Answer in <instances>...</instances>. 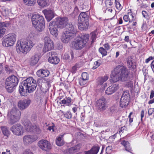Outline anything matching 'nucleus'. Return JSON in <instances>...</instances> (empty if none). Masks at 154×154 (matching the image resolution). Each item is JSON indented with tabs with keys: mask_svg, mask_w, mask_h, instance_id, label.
Masks as SVG:
<instances>
[{
	"mask_svg": "<svg viewBox=\"0 0 154 154\" xmlns=\"http://www.w3.org/2000/svg\"><path fill=\"white\" fill-rule=\"evenodd\" d=\"M18 79L14 75L9 77L6 79L5 82V88L9 92H12L14 87L18 83Z\"/></svg>",
	"mask_w": 154,
	"mask_h": 154,
	"instance_id": "nucleus-7",
	"label": "nucleus"
},
{
	"mask_svg": "<svg viewBox=\"0 0 154 154\" xmlns=\"http://www.w3.org/2000/svg\"><path fill=\"white\" fill-rule=\"evenodd\" d=\"M68 18L66 17L57 18L55 21L56 24L61 29H63L67 25Z\"/></svg>",
	"mask_w": 154,
	"mask_h": 154,
	"instance_id": "nucleus-19",
	"label": "nucleus"
},
{
	"mask_svg": "<svg viewBox=\"0 0 154 154\" xmlns=\"http://www.w3.org/2000/svg\"><path fill=\"white\" fill-rule=\"evenodd\" d=\"M130 97V96L128 92L125 91L123 92L120 101L121 107L123 108L128 105Z\"/></svg>",
	"mask_w": 154,
	"mask_h": 154,
	"instance_id": "nucleus-14",
	"label": "nucleus"
},
{
	"mask_svg": "<svg viewBox=\"0 0 154 154\" xmlns=\"http://www.w3.org/2000/svg\"><path fill=\"white\" fill-rule=\"evenodd\" d=\"M66 31L65 32L74 36L76 35L77 29L76 27L73 26L72 24H69L66 26Z\"/></svg>",
	"mask_w": 154,
	"mask_h": 154,
	"instance_id": "nucleus-21",
	"label": "nucleus"
},
{
	"mask_svg": "<svg viewBox=\"0 0 154 154\" xmlns=\"http://www.w3.org/2000/svg\"><path fill=\"white\" fill-rule=\"evenodd\" d=\"M44 45L43 51L46 53L53 49L54 48V44L52 40L48 36H45L44 38Z\"/></svg>",
	"mask_w": 154,
	"mask_h": 154,
	"instance_id": "nucleus-11",
	"label": "nucleus"
},
{
	"mask_svg": "<svg viewBox=\"0 0 154 154\" xmlns=\"http://www.w3.org/2000/svg\"><path fill=\"white\" fill-rule=\"evenodd\" d=\"M87 81L86 80H84V79H81L79 80V83L81 85H84L87 83Z\"/></svg>",
	"mask_w": 154,
	"mask_h": 154,
	"instance_id": "nucleus-48",
	"label": "nucleus"
},
{
	"mask_svg": "<svg viewBox=\"0 0 154 154\" xmlns=\"http://www.w3.org/2000/svg\"><path fill=\"white\" fill-rule=\"evenodd\" d=\"M142 13L144 17L147 20H149V17L148 15V14L146 11H143L142 12Z\"/></svg>",
	"mask_w": 154,
	"mask_h": 154,
	"instance_id": "nucleus-47",
	"label": "nucleus"
},
{
	"mask_svg": "<svg viewBox=\"0 0 154 154\" xmlns=\"http://www.w3.org/2000/svg\"><path fill=\"white\" fill-rule=\"evenodd\" d=\"M31 40L21 39L17 42L16 49L17 53L20 54H26L29 52L34 46Z\"/></svg>",
	"mask_w": 154,
	"mask_h": 154,
	"instance_id": "nucleus-3",
	"label": "nucleus"
},
{
	"mask_svg": "<svg viewBox=\"0 0 154 154\" xmlns=\"http://www.w3.org/2000/svg\"><path fill=\"white\" fill-rule=\"evenodd\" d=\"M72 100L69 97H66L65 99L61 101L62 103L64 104H66L67 106H69L71 105Z\"/></svg>",
	"mask_w": 154,
	"mask_h": 154,
	"instance_id": "nucleus-36",
	"label": "nucleus"
},
{
	"mask_svg": "<svg viewBox=\"0 0 154 154\" xmlns=\"http://www.w3.org/2000/svg\"><path fill=\"white\" fill-rule=\"evenodd\" d=\"M5 26L4 23H0V37L2 36L6 31Z\"/></svg>",
	"mask_w": 154,
	"mask_h": 154,
	"instance_id": "nucleus-34",
	"label": "nucleus"
},
{
	"mask_svg": "<svg viewBox=\"0 0 154 154\" xmlns=\"http://www.w3.org/2000/svg\"><path fill=\"white\" fill-rule=\"evenodd\" d=\"M81 66L80 63H77L72 67L71 71L73 73H75L78 69Z\"/></svg>",
	"mask_w": 154,
	"mask_h": 154,
	"instance_id": "nucleus-37",
	"label": "nucleus"
},
{
	"mask_svg": "<svg viewBox=\"0 0 154 154\" xmlns=\"http://www.w3.org/2000/svg\"><path fill=\"white\" fill-rule=\"evenodd\" d=\"M153 112L154 110L152 108L149 109L148 111V115H149V116L151 115Z\"/></svg>",
	"mask_w": 154,
	"mask_h": 154,
	"instance_id": "nucleus-58",
	"label": "nucleus"
},
{
	"mask_svg": "<svg viewBox=\"0 0 154 154\" xmlns=\"http://www.w3.org/2000/svg\"><path fill=\"white\" fill-rule=\"evenodd\" d=\"M82 79L84 80H88L89 79V76L88 73L86 72H83L82 75Z\"/></svg>",
	"mask_w": 154,
	"mask_h": 154,
	"instance_id": "nucleus-42",
	"label": "nucleus"
},
{
	"mask_svg": "<svg viewBox=\"0 0 154 154\" xmlns=\"http://www.w3.org/2000/svg\"><path fill=\"white\" fill-rule=\"evenodd\" d=\"M69 54L67 53H66L65 54L63 57V59L67 60L68 59V58H69Z\"/></svg>",
	"mask_w": 154,
	"mask_h": 154,
	"instance_id": "nucleus-59",
	"label": "nucleus"
},
{
	"mask_svg": "<svg viewBox=\"0 0 154 154\" xmlns=\"http://www.w3.org/2000/svg\"><path fill=\"white\" fill-rule=\"evenodd\" d=\"M24 3L27 5L32 6L35 3V0H23Z\"/></svg>",
	"mask_w": 154,
	"mask_h": 154,
	"instance_id": "nucleus-38",
	"label": "nucleus"
},
{
	"mask_svg": "<svg viewBox=\"0 0 154 154\" xmlns=\"http://www.w3.org/2000/svg\"><path fill=\"white\" fill-rule=\"evenodd\" d=\"M91 37L92 41L91 43H93L97 37V32L95 31L92 32L91 33Z\"/></svg>",
	"mask_w": 154,
	"mask_h": 154,
	"instance_id": "nucleus-40",
	"label": "nucleus"
},
{
	"mask_svg": "<svg viewBox=\"0 0 154 154\" xmlns=\"http://www.w3.org/2000/svg\"><path fill=\"white\" fill-rule=\"evenodd\" d=\"M1 128L3 135L6 137V138H8L10 135V132L7 127L5 126H2Z\"/></svg>",
	"mask_w": 154,
	"mask_h": 154,
	"instance_id": "nucleus-31",
	"label": "nucleus"
},
{
	"mask_svg": "<svg viewBox=\"0 0 154 154\" xmlns=\"http://www.w3.org/2000/svg\"><path fill=\"white\" fill-rule=\"evenodd\" d=\"M2 14L3 15L5 16H7L8 14V10H6L5 9L2 12Z\"/></svg>",
	"mask_w": 154,
	"mask_h": 154,
	"instance_id": "nucleus-57",
	"label": "nucleus"
},
{
	"mask_svg": "<svg viewBox=\"0 0 154 154\" xmlns=\"http://www.w3.org/2000/svg\"><path fill=\"white\" fill-rule=\"evenodd\" d=\"M127 63L128 67L130 69H134L135 68V63L133 61L132 58L131 57H129L127 58Z\"/></svg>",
	"mask_w": 154,
	"mask_h": 154,
	"instance_id": "nucleus-29",
	"label": "nucleus"
},
{
	"mask_svg": "<svg viewBox=\"0 0 154 154\" xmlns=\"http://www.w3.org/2000/svg\"><path fill=\"white\" fill-rule=\"evenodd\" d=\"M115 0L116 8L118 10H121L122 9V7L120 3L119 2V0Z\"/></svg>",
	"mask_w": 154,
	"mask_h": 154,
	"instance_id": "nucleus-41",
	"label": "nucleus"
},
{
	"mask_svg": "<svg viewBox=\"0 0 154 154\" xmlns=\"http://www.w3.org/2000/svg\"><path fill=\"white\" fill-rule=\"evenodd\" d=\"M100 65V63L98 61H96L94 62V66L92 67L93 69H95L97 68Z\"/></svg>",
	"mask_w": 154,
	"mask_h": 154,
	"instance_id": "nucleus-50",
	"label": "nucleus"
},
{
	"mask_svg": "<svg viewBox=\"0 0 154 154\" xmlns=\"http://www.w3.org/2000/svg\"><path fill=\"white\" fill-rule=\"evenodd\" d=\"M22 154H34L30 150H26Z\"/></svg>",
	"mask_w": 154,
	"mask_h": 154,
	"instance_id": "nucleus-53",
	"label": "nucleus"
},
{
	"mask_svg": "<svg viewBox=\"0 0 154 154\" xmlns=\"http://www.w3.org/2000/svg\"><path fill=\"white\" fill-rule=\"evenodd\" d=\"M59 28L54 21L50 22L48 26L50 33L55 37H57L58 34V28Z\"/></svg>",
	"mask_w": 154,
	"mask_h": 154,
	"instance_id": "nucleus-16",
	"label": "nucleus"
},
{
	"mask_svg": "<svg viewBox=\"0 0 154 154\" xmlns=\"http://www.w3.org/2000/svg\"><path fill=\"white\" fill-rule=\"evenodd\" d=\"M128 14L129 16V17L130 18L131 22L133 20H135V18L131 13H128Z\"/></svg>",
	"mask_w": 154,
	"mask_h": 154,
	"instance_id": "nucleus-52",
	"label": "nucleus"
},
{
	"mask_svg": "<svg viewBox=\"0 0 154 154\" xmlns=\"http://www.w3.org/2000/svg\"><path fill=\"white\" fill-rule=\"evenodd\" d=\"M103 46L106 50H108L110 48V47L108 43L105 44Z\"/></svg>",
	"mask_w": 154,
	"mask_h": 154,
	"instance_id": "nucleus-55",
	"label": "nucleus"
},
{
	"mask_svg": "<svg viewBox=\"0 0 154 154\" xmlns=\"http://www.w3.org/2000/svg\"><path fill=\"white\" fill-rule=\"evenodd\" d=\"M81 146V144H78L74 146L67 149L66 150V152L68 153H73L76 152L80 149Z\"/></svg>",
	"mask_w": 154,
	"mask_h": 154,
	"instance_id": "nucleus-27",
	"label": "nucleus"
},
{
	"mask_svg": "<svg viewBox=\"0 0 154 154\" xmlns=\"http://www.w3.org/2000/svg\"><path fill=\"white\" fill-rule=\"evenodd\" d=\"M89 34H85L77 37L72 42L73 47L76 50H81L86 46L89 40Z\"/></svg>",
	"mask_w": 154,
	"mask_h": 154,
	"instance_id": "nucleus-4",
	"label": "nucleus"
},
{
	"mask_svg": "<svg viewBox=\"0 0 154 154\" xmlns=\"http://www.w3.org/2000/svg\"><path fill=\"white\" fill-rule=\"evenodd\" d=\"M43 12L48 22L51 20L54 17V13L51 10H45L43 11Z\"/></svg>",
	"mask_w": 154,
	"mask_h": 154,
	"instance_id": "nucleus-24",
	"label": "nucleus"
},
{
	"mask_svg": "<svg viewBox=\"0 0 154 154\" xmlns=\"http://www.w3.org/2000/svg\"><path fill=\"white\" fill-rule=\"evenodd\" d=\"M74 36L64 32L62 33L61 37V41L64 43H67L72 39Z\"/></svg>",
	"mask_w": 154,
	"mask_h": 154,
	"instance_id": "nucleus-22",
	"label": "nucleus"
},
{
	"mask_svg": "<svg viewBox=\"0 0 154 154\" xmlns=\"http://www.w3.org/2000/svg\"><path fill=\"white\" fill-rule=\"evenodd\" d=\"M154 97V91L153 90H152L151 91V94L149 97L150 99H151L153 98Z\"/></svg>",
	"mask_w": 154,
	"mask_h": 154,
	"instance_id": "nucleus-61",
	"label": "nucleus"
},
{
	"mask_svg": "<svg viewBox=\"0 0 154 154\" xmlns=\"http://www.w3.org/2000/svg\"><path fill=\"white\" fill-rule=\"evenodd\" d=\"M109 78V76L105 75L104 76L98 78L97 79V83L98 85H102L104 82H106Z\"/></svg>",
	"mask_w": 154,
	"mask_h": 154,
	"instance_id": "nucleus-28",
	"label": "nucleus"
},
{
	"mask_svg": "<svg viewBox=\"0 0 154 154\" xmlns=\"http://www.w3.org/2000/svg\"><path fill=\"white\" fill-rule=\"evenodd\" d=\"M21 112L16 107H13L8 113V122L13 125L17 122L20 119Z\"/></svg>",
	"mask_w": 154,
	"mask_h": 154,
	"instance_id": "nucleus-6",
	"label": "nucleus"
},
{
	"mask_svg": "<svg viewBox=\"0 0 154 154\" xmlns=\"http://www.w3.org/2000/svg\"><path fill=\"white\" fill-rule=\"evenodd\" d=\"M119 88V86L118 84H116L113 85L107 88L105 91V93L108 95L111 94L117 90Z\"/></svg>",
	"mask_w": 154,
	"mask_h": 154,
	"instance_id": "nucleus-23",
	"label": "nucleus"
},
{
	"mask_svg": "<svg viewBox=\"0 0 154 154\" xmlns=\"http://www.w3.org/2000/svg\"><path fill=\"white\" fill-rule=\"evenodd\" d=\"M88 17L85 12H82L79 14L78 26L79 29L81 30L87 29L89 26Z\"/></svg>",
	"mask_w": 154,
	"mask_h": 154,
	"instance_id": "nucleus-8",
	"label": "nucleus"
},
{
	"mask_svg": "<svg viewBox=\"0 0 154 154\" xmlns=\"http://www.w3.org/2000/svg\"><path fill=\"white\" fill-rule=\"evenodd\" d=\"M151 67L152 68V70L154 73V60H153L151 64Z\"/></svg>",
	"mask_w": 154,
	"mask_h": 154,
	"instance_id": "nucleus-62",
	"label": "nucleus"
},
{
	"mask_svg": "<svg viewBox=\"0 0 154 154\" xmlns=\"http://www.w3.org/2000/svg\"><path fill=\"white\" fill-rule=\"evenodd\" d=\"M37 84L35 80L32 77L23 80L19 87V91L21 96H26L27 92L31 93L36 89Z\"/></svg>",
	"mask_w": 154,
	"mask_h": 154,
	"instance_id": "nucleus-2",
	"label": "nucleus"
},
{
	"mask_svg": "<svg viewBox=\"0 0 154 154\" xmlns=\"http://www.w3.org/2000/svg\"><path fill=\"white\" fill-rule=\"evenodd\" d=\"M32 25L39 32L42 31L45 27L43 17L38 14H34L32 17Z\"/></svg>",
	"mask_w": 154,
	"mask_h": 154,
	"instance_id": "nucleus-5",
	"label": "nucleus"
},
{
	"mask_svg": "<svg viewBox=\"0 0 154 154\" xmlns=\"http://www.w3.org/2000/svg\"><path fill=\"white\" fill-rule=\"evenodd\" d=\"M38 146L42 150L48 151L51 148V145L47 140H42L39 141L38 143Z\"/></svg>",
	"mask_w": 154,
	"mask_h": 154,
	"instance_id": "nucleus-18",
	"label": "nucleus"
},
{
	"mask_svg": "<svg viewBox=\"0 0 154 154\" xmlns=\"http://www.w3.org/2000/svg\"><path fill=\"white\" fill-rule=\"evenodd\" d=\"M64 134L60 135L56 139V142L57 145L59 146H61L64 144L63 141V137Z\"/></svg>",
	"mask_w": 154,
	"mask_h": 154,
	"instance_id": "nucleus-30",
	"label": "nucleus"
},
{
	"mask_svg": "<svg viewBox=\"0 0 154 154\" xmlns=\"http://www.w3.org/2000/svg\"><path fill=\"white\" fill-rule=\"evenodd\" d=\"M64 116L68 119L71 118L72 115L70 111H67L64 114Z\"/></svg>",
	"mask_w": 154,
	"mask_h": 154,
	"instance_id": "nucleus-43",
	"label": "nucleus"
},
{
	"mask_svg": "<svg viewBox=\"0 0 154 154\" xmlns=\"http://www.w3.org/2000/svg\"><path fill=\"white\" fill-rule=\"evenodd\" d=\"M39 6L42 7L47 6L48 5V0H37Z\"/></svg>",
	"mask_w": 154,
	"mask_h": 154,
	"instance_id": "nucleus-35",
	"label": "nucleus"
},
{
	"mask_svg": "<svg viewBox=\"0 0 154 154\" xmlns=\"http://www.w3.org/2000/svg\"><path fill=\"white\" fill-rule=\"evenodd\" d=\"M123 19L125 22H127L129 21V22H131L130 18L129 17L128 13L127 15H125L124 16Z\"/></svg>",
	"mask_w": 154,
	"mask_h": 154,
	"instance_id": "nucleus-45",
	"label": "nucleus"
},
{
	"mask_svg": "<svg viewBox=\"0 0 154 154\" xmlns=\"http://www.w3.org/2000/svg\"><path fill=\"white\" fill-rule=\"evenodd\" d=\"M99 150L98 147H93L90 150L85 152V154H97Z\"/></svg>",
	"mask_w": 154,
	"mask_h": 154,
	"instance_id": "nucleus-33",
	"label": "nucleus"
},
{
	"mask_svg": "<svg viewBox=\"0 0 154 154\" xmlns=\"http://www.w3.org/2000/svg\"><path fill=\"white\" fill-rule=\"evenodd\" d=\"M112 149V147L111 146H109L106 147V153L107 154H110L111 152Z\"/></svg>",
	"mask_w": 154,
	"mask_h": 154,
	"instance_id": "nucleus-49",
	"label": "nucleus"
},
{
	"mask_svg": "<svg viewBox=\"0 0 154 154\" xmlns=\"http://www.w3.org/2000/svg\"><path fill=\"white\" fill-rule=\"evenodd\" d=\"M154 103V98L152 100L149 101L148 103L149 104H151Z\"/></svg>",
	"mask_w": 154,
	"mask_h": 154,
	"instance_id": "nucleus-64",
	"label": "nucleus"
},
{
	"mask_svg": "<svg viewBox=\"0 0 154 154\" xmlns=\"http://www.w3.org/2000/svg\"><path fill=\"white\" fill-rule=\"evenodd\" d=\"M105 4L106 5L111 6L112 3L111 2V0H107L105 2Z\"/></svg>",
	"mask_w": 154,
	"mask_h": 154,
	"instance_id": "nucleus-56",
	"label": "nucleus"
},
{
	"mask_svg": "<svg viewBox=\"0 0 154 154\" xmlns=\"http://www.w3.org/2000/svg\"><path fill=\"white\" fill-rule=\"evenodd\" d=\"M133 114V112H131L129 115L128 116V118H129V122L130 123H132L133 122V118H131V116Z\"/></svg>",
	"mask_w": 154,
	"mask_h": 154,
	"instance_id": "nucleus-54",
	"label": "nucleus"
},
{
	"mask_svg": "<svg viewBox=\"0 0 154 154\" xmlns=\"http://www.w3.org/2000/svg\"><path fill=\"white\" fill-rule=\"evenodd\" d=\"M54 126V125L49 126L47 130H48L50 131H51V130H52V131H54V129L53 128Z\"/></svg>",
	"mask_w": 154,
	"mask_h": 154,
	"instance_id": "nucleus-63",
	"label": "nucleus"
},
{
	"mask_svg": "<svg viewBox=\"0 0 154 154\" xmlns=\"http://www.w3.org/2000/svg\"><path fill=\"white\" fill-rule=\"evenodd\" d=\"M141 120L142 121L143 118L144 116V110H142L141 112Z\"/></svg>",
	"mask_w": 154,
	"mask_h": 154,
	"instance_id": "nucleus-60",
	"label": "nucleus"
},
{
	"mask_svg": "<svg viewBox=\"0 0 154 154\" xmlns=\"http://www.w3.org/2000/svg\"><path fill=\"white\" fill-rule=\"evenodd\" d=\"M50 73L49 71L47 69H40L37 72L36 74L39 77L44 78L48 76Z\"/></svg>",
	"mask_w": 154,
	"mask_h": 154,
	"instance_id": "nucleus-25",
	"label": "nucleus"
},
{
	"mask_svg": "<svg viewBox=\"0 0 154 154\" xmlns=\"http://www.w3.org/2000/svg\"><path fill=\"white\" fill-rule=\"evenodd\" d=\"M16 38L17 35L14 33H10L7 35L2 42L3 45L5 47L12 46L16 41Z\"/></svg>",
	"mask_w": 154,
	"mask_h": 154,
	"instance_id": "nucleus-10",
	"label": "nucleus"
},
{
	"mask_svg": "<svg viewBox=\"0 0 154 154\" xmlns=\"http://www.w3.org/2000/svg\"><path fill=\"white\" fill-rule=\"evenodd\" d=\"M39 60L38 55V54H35L32 56L31 58L30 63L32 65H35L38 62Z\"/></svg>",
	"mask_w": 154,
	"mask_h": 154,
	"instance_id": "nucleus-32",
	"label": "nucleus"
},
{
	"mask_svg": "<svg viewBox=\"0 0 154 154\" xmlns=\"http://www.w3.org/2000/svg\"><path fill=\"white\" fill-rule=\"evenodd\" d=\"M47 56L49 57L48 61L50 63L56 64L59 62L60 60L56 56V53L53 51L50 52L47 54Z\"/></svg>",
	"mask_w": 154,
	"mask_h": 154,
	"instance_id": "nucleus-20",
	"label": "nucleus"
},
{
	"mask_svg": "<svg viewBox=\"0 0 154 154\" xmlns=\"http://www.w3.org/2000/svg\"><path fill=\"white\" fill-rule=\"evenodd\" d=\"M125 82H127L126 85L128 87L132 88L133 87V81L131 80H129L128 81Z\"/></svg>",
	"mask_w": 154,
	"mask_h": 154,
	"instance_id": "nucleus-44",
	"label": "nucleus"
},
{
	"mask_svg": "<svg viewBox=\"0 0 154 154\" xmlns=\"http://www.w3.org/2000/svg\"><path fill=\"white\" fill-rule=\"evenodd\" d=\"M96 103V108L99 112L104 111L107 108V101L105 98H101L98 100Z\"/></svg>",
	"mask_w": 154,
	"mask_h": 154,
	"instance_id": "nucleus-12",
	"label": "nucleus"
},
{
	"mask_svg": "<svg viewBox=\"0 0 154 154\" xmlns=\"http://www.w3.org/2000/svg\"><path fill=\"white\" fill-rule=\"evenodd\" d=\"M25 129L28 132H34L37 134L41 133V130L38 126L34 124H32L29 121L26 120L23 122Z\"/></svg>",
	"mask_w": 154,
	"mask_h": 154,
	"instance_id": "nucleus-9",
	"label": "nucleus"
},
{
	"mask_svg": "<svg viewBox=\"0 0 154 154\" xmlns=\"http://www.w3.org/2000/svg\"><path fill=\"white\" fill-rule=\"evenodd\" d=\"M99 51L103 57L106 56L107 54V52L106 50L103 47L100 48L99 49Z\"/></svg>",
	"mask_w": 154,
	"mask_h": 154,
	"instance_id": "nucleus-39",
	"label": "nucleus"
},
{
	"mask_svg": "<svg viewBox=\"0 0 154 154\" xmlns=\"http://www.w3.org/2000/svg\"><path fill=\"white\" fill-rule=\"evenodd\" d=\"M110 78V82L114 83L120 80L124 82H127L132 79V76L126 68L118 65L112 71Z\"/></svg>",
	"mask_w": 154,
	"mask_h": 154,
	"instance_id": "nucleus-1",
	"label": "nucleus"
},
{
	"mask_svg": "<svg viewBox=\"0 0 154 154\" xmlns=\"http://www.w3.org/2000/svg\"><path fill=\"white\" fill-rule=\"evenodd\" d=\"M10 130L14 134L18 136L22 135L24 131L23 126L20 124L13 125L11 128Z\"/></svg>",
	"mask_w": 154,
	"mask_h": 154,
	"instance_id": "nucleus-13",
	"label": "nucleus"
},
{
	"mask_svg": "<svg viewBox=\"0 0 154 154\" xmlns=\"http://www.w3.org/2000/svg\"><path fill=\"white\" fill-rule=\"evenodd\" d=\"M5 70L6 72L8 73H10L12 72V69L11 67H9L7 65H6L5 66Z\"/></svg>",
	"mask_w": 154,
	"mask_h": 154,
	"instance_id": "nucleus-46",
	"label": "nucleus"
},
{
	"mask_svg": "<svg viewBox=\"0 0 154 154\" xmlns=\"http://www.w3.org/2000/svg\"><path fill=\"white\" fill-rule=\"evenodd\" d=\"M37 138L35 135H26L23 137V142L25 145H28L36 141Z\"/></svg>",
	"mask_w": 154,
	"mask_h": 154,
	"instance_id": "nucleus-15",
	"label": "nucleus"
},
{
	"mask_svg": "<svg viewBox=\"0 0 154 154\" xmlns=\"http://www.w3.org/2000/svg\"><path fill=\"white\" fill-rule=\"evenodd\" d=\"M121 144L124 146L125 150L129 152H131L132 150L130 146V144L129 142L126 140L121 139L120 141Z\"/></svg>",
	"mask_w": 154,
	"mask_h": 154,
	"instance_id": "nucleus-26",
	"label": "nucleus"
},
{
	"mask_svg": "<svg viewBox=\"0 0 154 154\" xmlns=\"http://www.w3.org/2000/svg\"><path fill=\"white\" fill-rule=\"evenodd\" d=\"M116 110V108L114 106H112L110 108V111L112 114L115 112Z\"/></svg>",
	"mask_w": 154,
	"mask_h": 154,
	"instance_id": "nucleus-51",
	"label": "nucleus"
},
{
	"mask_svg": "<svg viewBox=\"0 0 154 154\" xmlns=\"http://www.w3.org/2000/svg\"><path fill=\"white\" fill-rule=\"evenodd\" d=\"M31 103V100L29 99L20 100L18 103V106L21 110H23L28 108Z\"/></svg>",
	"mask_w": 154,
	"mask_h": 154,
	"instance_id": "nucleus-17",
	"label": "nucleus"
}]
</instances>
